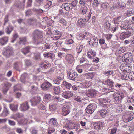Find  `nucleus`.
<instances>
[{"label":"nucleus","mask_w":134,"mask_h":134,"mask_svg":"<svg viewBox=\"0 0 134 134\" xmlns=\"http://www.w3.org/2000/svg\"><path fill=\"white\" fill-rule=\"evenodd\" d=\"M33 38L34 43L36 44L41 43L43 41V34L40 30H35L34 32Z\"/></svg>","instance_id":"obj_1"},{"label":"nucleus","mask_w":134,"mask_h":134,"mask_svg":"<svg viewBox=\"0 0 134 134\" xmlns=\"http://www.w3.org/2000/svg\"><path fill=\"white\" fill-rule=\"evenodd\" d=\"M113 96L116 102L120 103L124 98V94L121 92H116L113 94Z\"/></svg>","instance_id":"obj_2"},{"label":"nucleus","mask_w":134,"mask_h":134,"mask_svg":"<svg viewBox=\"0 0 134 134\" xmlns=\"http://www.w3.org/2000/svg\"><path fill=\"white\" fill-rule=\"evenodd\" d=\"M13 50L10 47H7L5 49V51L3 52V55L7 57H9L13 54Z\"/></svg>","instance_id":"obj_3"},{"label":"nucleus","mask_w":134,"mask_h":134,"mask_svg":"<svg viewBox=\"0 0 134 134\" xmlns=\"http://www.w3.org/2000/svg\"><path fill=\"white\" fill-rule=\"evenodd\" d=\"M74 1H72L71 3H66L64 4V7L65 10L66 11H69L71 10L73 12V10H74V7L75 6V4L72 3Z\"/></svg>","instance_id":"obj_4"},{"label":"nucleus","mask_w":134,"mask_h":134,"mask_svg":"<svg viewBox=\"0 0 134 134\" xmlns=\"http://www.w3.org/2000/svg\"><path fill=\"white\" fill-rule=\"evenodd\" d=\"M90 41H89V45L92 47H96L98 46V39L95 36L91 38Z\"/></svg>","instance_id":"obj_5"},{"label":"nucleus","mask_w":134,"mask_h":134,"mask_svg":"<svg viewBox=\"0 0 134 134\" xmlns=\"http://www.w3.org/2000/svg\"><path fill=\"white\" fill-rule=\"evenodd\" d=\"M122 60L126 62H131L133 60L132 55L130 53H127L124 54L122 56Z\"/></svg>","instance_id":"obj_6"},{"label":"nucleus","mask_w":134,"mask_h":134,"mask_svg":"<svg viewBox=\"0 0 134 134\" xmlns=\"http://www.w3.org/2000/svg\"><path fill=\"white\" fill-rule=\"evenodd\" d=\"M96 108V106L94 104H90L86 108V113L88 114H92Z\"/></svg>","instance_id":"obj_7"},{"label":"nucleus","mask_w":134,"mask_h":134,"mask_svg":"<svg viewBox=\"0 0 134 134\" xmlns=\"http://www.w3.org/2000/svg\"><path fill=\"white\" fill-rule=\"evenodd\" d=\"M41 100V97L37 96L34 97L31 100V104L33 106H36L38 104Z\"/></svg>","instance_id":"obj_8"},{"label":"nucleus","mask_w":134,"mask_h":134,"mask_svg":"<svg viewBox=\"0 0 134 134\" xmlns=\"http://www.w3.org/2000/svg\"><path fill=\"white\" fill-rule=\"evenodd\" d=\"M132 31H126V32H122L120 35L121 39L123 40L129 37L132 35Z\"/></svg>","instance_id":"obj_9"},{"label":"nucleus","mask_w":134,"mask_h":134,"mask_svg":"<svg viewBox=\"0 0 134 134\" xmlns=\"http://www.w3.org/2000/svg\"><path fill=\"white\" fill-rule=\"evenodd\" d=\"M70 108L69 106L67 105H65L63 106L62 109V115L65 116L70 113Z\"/></svg>","instance_id":"obj_10"},{"label":"nucleus","mask_w":134,"mask_h":134,"mask_svg":"<svg viewBox=\"0 0 134 134\" xmlns=\"http://www.w3.org/2000/svg\"><path fill=\"white\" fill-rule=\"evenodd\" d=\"M52 86V84L48 81H46L41 85V87L43 90H48Z\"/></svg>","instance_id":"obj_11"},{"label":"nucleus","mask_w":134,"mask_h":134,"mask_svg":"<svg viewBox=\"0 0 134 134\" xmlns=\"http://www.w3.org/2000/svg\"><path fill=\"white\" fill-rule=\"evenodd\" d=\"M73 95V93L71 91H67L63 92L62 94V96L66 99H68L71 97Z\"/></svg>","instance_id":"obj_12"},{"label":"nucleus","mask_w":134,"mask_h":134,"mask_svg":"<svg viewBox=\"0 0 134 134\" xmlns=\"http://www.w3.org/2000/svg\"><path fill=\"white\" fill-rule=\"evenodd\" d=\"M30 108L28 104V102L26 101L22 103L20 105V109L21 110L26 111L27 110Z\"/></svg>","instance_id":"obj_13"},{"label":"nucleus","mask_w":134,"mask_h":134,"mask_svg":"<svg viewBox=\"0 0 134 134\" xmlns=\"http://www.w3.org/2000/svg\"><path fill=\"white\" fill-rule=\"evenodd\" d=\"M39 65L40 67L42 68L47 69L50 67L51 64L47 61H42Z\"/></svg>","instance_id":"obj_14"},{"label":"nucleus","mask_w":134,"mask_h":134,"mask_svg":"<svg viewBox=\"0 0 134 134\" xmlns=\"http://www.w3.org/2000/svg\"><path fill=\"white\" fill-rule=\"evenodd\" d=\"M96 91L94 89L90 90L86 93V95L90 98H93L96 94Z\"/></svg>","instance_id":"obj_15"},{"label":"nucleus","mask_w":134,"mask_h":134,"mask_svg":"<svg viewBox=\"0 0 134 134\" xmlns=\"http://www.w3.org/2000/svg\"><path fill=\"white\" fill-rule=\"evenodd\" d=\"M11 84L9 83H7L5 84L2 89V91L3 93L5 94L8 91L9 88L10 87Z\"/></svg>","instance_id":"obj_16"},{"label":"nucleus","mask_w":134,"mask_h":134,"mask_svg":"<svg viewBox=\"0 0 134 134\" xmlns=\"http://www.w3.org/2000/svg\"><path fill=\"white\" fill-rule=\"evenodd\" d=\"M64 78L63 74H61L60 76H57V77L54 79L53 80V82L54 83L57 84H60L61 81Z\"/></svg>","instance_id":"obj_17"},{"label":"nucleus","mask_w":134,"mask_h":134,"mask_svg":"<svg viewBox=\"0 0 134 134\" xmlns=\"http://www.w3.org/2000/svg\"><path fill=\"white\" fill-rule=\"evenodd\" d=\"M65 59L68 63L71 64L73 62L74 58L72 55L70 54H68L66 56Z\"/></svg>","instance_id":"obj_18"},{"label":"nucleus","mask_w":134,"mask_h":134,"mask_svg":"<svg viewBox=\"0 0 134 134\" xmlns=\"http://www.w3.org/2000/svg\"><path fill=\"white\" fill-rule=\"evenodd\" d=\"M8 41V37H3L0 38V45L1 46L4 45L6 44Z\"/></svg>","instance_id":"obj_19"},{"label":"nucleus","mask_w":134,"mask_h":134,"mask_svg":"<svg viewBox=\"0 0 134 134\" xmlns=\"http://www.w3.org/2000/svg\"><path fill=\"white\" fill-rule=\"evenodd\" d=\"M99 43L100 45L101 48L102 49H104L107 47V44L105 42L104 39L102 38L100 39Z\"/></svg>","instance_id":"obj_20"},{"label":"nucleus","mask_w":134,"mask_h":134,"mask_svg":"<svg viewBox=\"0 0 134 134\" xmlns=\"http://www.w3.org/2000/svg\"><path fill=\"white\" fill-rule=\"evenodd\" d=\"M94 126L96 130L101 129L102 126V123L100 121L95 122L94 124Z\"/></svg>","instance_id":"obj_21"},{"label":"nucleus","mask_w":134,"mask_h":134,"mask_svg":"<svg viewBox=\"0 0 134 134\" xmlns=\"http://www.w3.org/2000/svg\"><path fill=\"white\" fill-rule=\"evenodd\" d=\"M126 115L127 116L126 117L125 119H126L125 120V122H128L130 121L133 119V117H132V115L129 112H127Z\"/></svg>","instance_id":"obj_22"},{"label":"nucleus","mask_w":134,"mask_h":134,"mask_svg":"<svg viewBox=\"0 0 134 134\" xmlns=\"http://www.w3.org/2000/svg\"><path fill=\"white\" fill-rule=\"evenodd\" d=\"M86 22V19H80L77 21V24L80 26H84L85 25Z\"/></svg>","instance_id":"obj_23"},{"label":"nucleus","mask_w":134,"mask_h":134,"mask_svg":"<svg viewBox=\"0 0 134 134\" xmlns=\"http://www.w3.org/2000/svg\"><path fill=\"white\" fill-rule=\"evenodd\" d=\"M100 115L103 118H104L108 115V112L106 109H103L99 111Z\"/></svg>","instance_id":"obj_24"},{"label":"nucleus","mask_w":134,"mask_h":134,"mask_svg":"<svg viewBox=\"0 0 134 134\" xmlns=\"http://www.w3.org/2000/svg\"><path fill=\"white\" fill-rule=\"evenodd\" d=\"M121 29L128 30L132 31V29L131 27H130L129 24H122L120 26Z\"/></svg>","instance_id":"obj_25"},{"label":"nucleus","mask_w":134,"mask_h":134,"mask_svg":"<svg viewBox=\"0 0 134 134\" xmlns=\"http://www.w3.org/2000/svg\"><path fill=\"white\" fill-rule=\"evenodd\" d=\"M26 41L27 38L26 37H21L19 38V40L18 41V44L19 45L25 44L26 43Z\"/></svg>","instance_id":"obj_26"},{"label":"nucleus","mask_w":134,"mask_h":134,"mask_svg":"<svg viewBox=\"0 0 134 134\" xmlns=\"http://www.w3.org/2000/svg\"><path fill=\"white\" fill-rule=\"evenodd\" d=\"M23 114H22L17 113L15 114L12 115L10 118L14 119L16 120L18 118L23 117Z\"/></svg>","instance_id":"obj_27"},{"label":"nucleus","mask_w":134,"mask_h":134,"mask_svg":"<svg viewBox=\"0 0 134 134\" xmlns=\"http://www.w3.org/2000/svg\"><path fill=\"white\" fill-rule=\"evenodd\" d=\"M113 21L114 24H119L122 21V18L121 16L115 18L114 19Z\"/></svg>","instance_id":"obj_28"},{"label":"nucleus","mask_w":134,"mask_h":134,"mask_svg":"<svg viewBox=\"0 0 134 134\" xmlns=\"http://www.w3.org/2000/svg\"><path fill=\"white\" fill-rule=\"evenodd\" d=\"M9 114L8 109L6 107H4L2 113L0 114V116H6Z\"/></svg>","instance_id":"obj_29"},{"label":"nucleus","mask_w":134,"mask_h":134,"mask_svg":"<svg viewBox=\"0 0 134 134\" xmlns=\"http://www.w3.org/2000/svg\"><path fill=\"white\" fill-rule=\"evenodd\" d=\"M105 83L108 86L111 87H114V83L113 81L110 79H107L105 81Z\"/></svg>","instance_id":"obj_30"},{"label":"nucleus","mask_w":134,"mask_h":134,"mask_svg":"<svg viewBox=\"0 0 134 134\" xmlns=\"http://www.w3.org/2000/svg\"><path fill=\"white\" fill-rule=\"evenodd\" d=\"M126 7V5L125 3L124 2L119 3L116 5V7L118 9L121 8L123 9L125 8Z\"/></svg>","instance_id":"obj_31"},{"label":"nucleus","mask_w":134,"mask_h":134,"mask_svg":"<svg viewBox=\"0 0 134 134\" xmlns=\"http://www.w3.org/2000/svg\"><path fill=\"white\" fill-rule=\"evenodd\" d=\"M131 66L129 63H127L125 69L124 73H129L131 71Z\"/></svg>","instance_id":"obj_32"},{"label":"nucleus","mask_w":134,"mask_h":134,"mask_svg":"<svg viewBox=\"0 0 134 134\" xmlns=\"http://www.w3.org/2000/svg\"><path fill=\"white\" fill-rule=\"evenodd\" d=\"M30 49V46H28L22 49L21 52L24 54L25 55L29 52Z\"/></svg>","instance_id":"obj_33"},{"label":"nucleus","mask_w":134,"mask_h":134,"mask_svg":"<svg viewBox=\"0 0 134 134\" xmlns=\"http://www.w3.org/2000/svg\"><path fill=\"white\" fill-rule=\"evenodd\" d=\"M99 101L101 104H103V103H108L110 102V100L108 99L106 97H104L103 98L100 99Z\"/></svg>","instance_id":"obj_34"},{"label":"nucleus","mask_w":134,"mask_h":134,"mask_svg":"<svg viewBox=\"0 0 134 134\" xmlns=\"http://www.w3.org/2000/svg\"><path fill=\"white\" fill-rule=\"evenodd\" d=\"M54 93L56 94H58L60 93V89L59 86H54L53 88Z\"/></svg>","instance_id":"obj_35"},{"label":"nucleus","mask_w":134,"mask_h":134,"mask_svg":"<svg viewBox=\"0 0 134 134\" xmlns=\"http://www.w3.org/2000/svg\"><path fill=\"white\" fill-rule=\"evenodd\" d=\"M61 36V35H53L51 37L50 39L51 40H57L60 38Z\"/></svg>","instance_id":"obj_36"},{"label":"nucleus","mask_w":134,"mask_h":134,"mask_svg":"<svg viewBox=\"0 0 134 134\" xmlns=\"http://www.w3.org/2000/svg\"><path fill=\"white\" fill-rule=\"evenodd\" d=\"M126 49L125 47H120L118 49V52L119 54H121L125 52Z\"/></svg>","instance_id":"obj_37"},{"label":"nucleus","mask_w":134,"mask_h":134,"mask_svg":"<svg viewBox=\"0 0 134 134\" xmlns=\"http://www.w3.org/2000/svg\"><path fill=\"white\" fill-rule=\"evenodd\" d=\"M88 9L86 7H84L81 8V13L82 14H86L87 12Z\"/></svg>","instance_id":"obj_38"},{"label":"nucleus","mask_w":134,"mask_h":134,"mask_svg":"<svg viewBox=\"0 0 134 134\" xmlns=\"http://www.w3.org/2000/svg\"><path fill=\"white\" fill-rule=\"evenodd\" d=\"M52 96L49 94H46L44 97V99L45 101L48 102L50 100Z\"/></svg>","instance_id":"obj_39"},{"label":"nucleus","mask_w":134,"mask_h":134,"mask_svg":"<svg viewBox=\"0 0 134 134\" xmlns=\"http://www.w3.org/2000/svg\"><path fill=\"white\" fill-rule=\"evenodd\" d=\"M49 122L50 124L53 126L57 124L56 120L54 118H52L50 119Z\"/></svg>","instance_id":"obj_40"},{"label":"nucleus","mask_w":134,"mask_h":134,"mask_svg":"<svg viewBox=\"0 0 134 134\" xmlns=\"http://www.w3.org/2000/svg\"><path fill=\"white\" fill-rule=\"evenodd\" d=\"M63 84L67 89H70L72 86V85L70 83H68L66 81H64L63 82Z\"/></svg>","instance_id":"obj_41"},{"label":"nucleus","mask_w":134,"mask_h":134,"mask_svg":"<svg viewBox=\"0 0 134 134\" xmlns=\"http://www.w3.org/2000/svg\"><path fill=\"white\" fill-rule=\"evenodd\" d=\"M55 131V129L54 128L49 127L47 130L48 134H51L54 132Z\"/></svg>","instance_id":"obj_42"},{"label":"nucleus","mask_w":134,"mask_h":134,"mask_svg":"<svg viewBox=\"0 0 134 134\" xmlns=\"http://www.w3.org/2000/svg\"><path fill=\"white\" fill-rule=\"evenodd\" d=\"M75 73L70 74H67L68 78L70 79L75 81Z\"/></svg>","instance_id":"obj_43"},{"label":"nucleus","mask_w":134,"mask_h":134,"mask_svg":"<svg viewBox=\"0 0 134 134\" xmlns=\"http://www.w3.org/2000/svg\"><path fill=\"white\" fill-rule=\"evenodd\" d=\"M27 74L26 73H24L21 76L20 80L21 82L25 83V78L27 76Z\"/></svg>","instance_id":"obj_44"},{"label":"nucleus","mask_w":134,"mask_h":134,"mask_svg":"<svg viewBox=\"0 0 134 134\" xmlns=\"http://www.w3.org/2000/svg\"><path fill=\"white\" fill-rule=\"evenodd\" d=\"M13 29V28L10 26H9L7 27L6 29V32L7 34H10Z\"/></svg>","instance_id":"obj_45"},{"label":"nucleus","mask_w":134,"mask_h":134,"mask_svg":"<svg viewBox=\"0 0 134 134\" xmlns=\"http://www.w3.org/2000/svg\"><path fill=\"white\" fill-rule=\"evenodd\" d=\"M27 119L23 118L20 120L19 122L21 125H24L27 123Z\"/></svg>","instance_id":"obj_46"},{"label":"nucleus","mask_w":134,"mask_h":134,"mask_svg":"<svg viewBox=\"0 0 134 134\" xmlns=\"http://www.w3.org/2000/svg\"><path fill=\"white\" fill-rule=\"evenodd\" d=\"M127 64L125 63H123L121 64L119 68L121 71H123L124 73L125 71V69Z\"/></svg>","instance_id":"obj_47"},{"label":"nucleus","mask_w":134,"mask_h":134,"mask_svg":"<svg viewBox=\"0 0 134 134\" xmlns=\"http://www.w3.org/2000/svg\"><path fill=\"white\" fill-rule=\"evenodd\" d=\"M56 109V105L55 104H50L49 105V109L51 111H54Z\"/></svg>","instance_id":"obj_48"},{"label":"nucleus","mask_w":134,"mask_h":134,"mask_svg":"<svg viewBox=\"0 0 134 134\" xmlns=\"http://www.w3.org/2000/svg\"><path fill=\"white\" fill-rule=\"evenodd\" d=\"M18 37V35L16 33H15L13 35L12 39L11 41L12 43H13Z\"/></svg>","instance_id":"obj_49"},{"label":"nucleus","mask_w":134,"mask_h":134,"mask_svg":"<svg viewBox=\"0 0 134 134\" xmlns=\"http://www.w3.org/2000/svg\"><path fill=\"white\" fill-rule=\"evenodd\" d=\"M10 108L11 110L13 111H15L17 110L18 105H12L10 106Z\"/></svg>","instance_id":"obj_50"},{"label":"nucleus","mask_w":134,"mask_h":134,"mask_svg":"<svg viewBox=\"0 0 134 134\" xmlns=\"http://www.w3.org/2000/svg\"><path fill=\"white\" fill-rule=\"evenodd\" d=\"M83 45H79L77 47V51L78 53L81 52L83 48Z\"/></svg>","instance_id":"obj_51"},{"label":"nucleus","mask_w":134,"mask_h":134,"mask_svg":"<svg viewBox=\"0 0 134 134\" xmlns=\"http://www.w3.org/2000/svg\"><path fill=\"white\" fill-rule=\"evenodd\" d=\"M133 13V12L132 10H127L126 13V15L128 16H130Z\"/></svg>","instance_id":"obj_52"},{"label":"nucleus","mask_w":134,"mask_h":134,"mask_svg":"<svg viewBox=\"0 0 134 134\" xmlns=\"http://www.w3.org/2000/svg\"><path fill=\"white\" fill-rule=\"evenodd\" d=\"M127 101L129 102H134V96H130L127 99Z\"/></svg>","instance_id":"obj_53"},{"label":"nucleus","mask_w":134,"mask_h":134,"mask_svg":"<svg viewBox=\"0 0 134 134\" xmlns=\"http://www.w3.org/2000/svg\"><path fill=\"white\" fill-rule=\"evenodd\" d=\"M35 59L37 60H39L41 59L40 55L39 54H37L35 55Z\"/></svg>","instance_id":"obj_54"},{"label":"nucleus","mask_w":134,"mask_h":134,"mask_svg":"<svg viewBox=\"0 0 134 134\" xmlns=\"http://www.w3.org/2000/svg\"><path fill=\"white\" fill-rule=\"evenodd\" d=\"M109 6V4L107 3H103L101 5V7L103 9L106 8Z\"/></svg>","instance_id":"obj_55"},{"label":"nucleus","mask_w":134,"mask_h":134,"mask_svg":"<svg viewBox=\"0 0 134 134\" xmlns=\"http://www.w3.org/2000/svg\"><path fill=\"white\" fill-rule=\"evenodd\" d=\"M13 68L14 69L18 70H19V66L18 65V63L17 62L14 63L13 64Z\"/></svg>","instance_id":"obj_56"},{"label":"nucleus","mask_w":134,"mask_h":134,"mask_svg":"<svg viewBox=\"0 0 134 134\" xmlns=\"http://www.w3.org/2000/svg\"><path fill=\"white\" fill-rule=\"evenodd\" d=\"M52 3L51 1H48L46 3V4L45 6V7L46 8H48L50 7L52 5Z\"/></svg>","instance_id":"obj_57"},{"label":"nucleus","mask_w":134,"mask_h":134,"mask_svg":"<svg viewBox=\"0 0 134 134\" xmlns=\"http://www.w3.org/2000/svg\"><path fill=\"white\" fill-rule=\"evenodd\" d=\"M36 20L35 19H30L28 20V22L30 25L33 24L34 22L36 21Z\"/></svg>","instance_id":"obj_58"},{"label":"nucleus","mask_w":134,"mask_h":134,"mask_svg":"<svg viewBox=\"0 0 134 134\" xmlns=\"http://www.w3.org/2000/svg\"><path fill=\"white\" fill-rule=\"evenodd\" d=\"M105 73L106 75L108 76L113 74L114 73V71L113 70H109L106 71Z\"/></svg>","instance_id":"obj_59"},{"label":"nucleus","mask_w":134,"mask_h":134,"mask_svg":"<svg viewBox=\"0 0 134 134\" xmlns=\"http://www.w3.org/2000/svg\"><path fill=\"white\" fill-rule=\"evenodd\" d=\"M59 22L64 25L66 24V21L63 18L60 19L59 20Z\"/></svg>","instance_id":"obj_60"},{"label":"nucleus","mask_w":134,"mask_h":134,"mask_svg":"<svg viewBox=\"0 0 134 134\" xmlns=\"http://www.w3.org/2000/svg\"><path fill=\"white\" fill-rule=\"evenodd\" d=\"M73 41L72 39H70L65 41V43L67 45H70L72 44Z\"/></svg>","instance_id":"obj_61"},{"label":"nucleus","mask_w":134,"mask_h":134,"mask_svg":"<svg viewBox=\"0 0 134 134\" xmlns=\"http://www.w3.org/2000/svg\"><path fill=\"white\" fill-rule=\"evenodd\" d=\"M76 38L78 40H81L83 38V34L80 33L76 36Z\"/></svg>","instance_id":"obj_62"},{"label":"nucleus","mask_w":134,"mask_h":134,"mask_svg":"<svg viewBox=\"0 0 134 134\" xmlns=\"http://www.w3.org/2000/svg\"><path fill=\"white\" fill-rule=\"evenodd\" d=\"M91 14L92 13L91 12H90L87 15V14L85 16V18L87 19V21L90 19Z\"/></svg>","instance_id":"obj_63"},{"label":"nucleus","mask_w":134,"mask_h":134,"mask_svg":"<svg viewBox=\"0 0 134 134\" xmlns=\"http://www.w3.org/2000/svg\"><path fill=\"white\" fill-rule=\"evenodd\" d=\"M38 108L40 109L44 110L46 109V107L43 104H41L39 106Z\"/></svg>","instance_id":"obj_64"}]
</instances>
